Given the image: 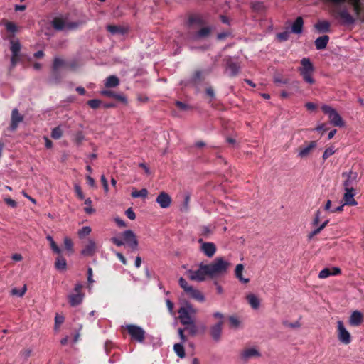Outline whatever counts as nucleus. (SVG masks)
Listing matches in <instances>:
<instances>
[{
	"instance_id": "obj_1",
	"label": "nucleus",
	"mask_w": 364,
	"mask_h": 364,
	"mask_svg": "<svg viewBox=\"0 0 364 364\" xmlns=\"http://www.w3.org/2000/svg\"><path fill=\"white\" fill-rule=\"evenodd\" d=\"M329 5L333 17L344 25H352L356 21L364 22V3L362 0H324Z\"/></svg>"
},
{
	"instance_id": "obj_2",
	"label": "nucleus",
	"mask_w": 364,
	"mask_h": 364,
	"mask_svg": "<svg viewBox=\"0 0 364 364\" xmlns=\"http://www.w3.org/2000/svg\"><path fill=\"white\" fill-rule=\"evenodd\" d=\"M206 267L208 277L213 279L225 275L230 267V263L223 257H218L212 262L206 264Z\"/></svg>"
},
{
	"instance_id": "obj_3",
	"label": "nucleus",
	"mask_w": 364,
	"mask_h": 364,
	"mask_svg": "<svg viewBox=\"0 0 364 364\" xmlns=\"http://www.w3.org/2000/svg\"><path fill=\"white\" fill-rule=\"evenodd\" d=\"M122 240L118 237H113L111 241L118 247L127 245L132 251L138 249V240L136 235L131 230H125L122 234Z\"/></svg>"
},
{
	"instance_id": "obj_4",
	"label": "nucleus",
	"mask_w": 364,
	"mask_h": 364,
	"mask_svg": "<svg viewBox=\"0 0 364 364\" xmlns=\"http://www.w3.org/2000/svg\"><path fill=\"white\" fill-rule=\"evenodd\" d=\"M301 66L298 68L299 72L302 75L304 80L307 83L312 85L315 82L312 75L314 72V67L309 58H304L301 60Z\"/></svg>"
},
{
	"instance_id": "obj_5",
	"label": "nucleus",
	"mask_w": 364,
	"mask_h": 364,
	"mask_svg": "<svg viewBox=\"0 0 364 364\" xmlns=\"http://www.w3.org/2000/svg\"><path fill=\"white\" fill-rule=\"evenodd\" d=\"M198 311L190 304L182 306L178 310V318L183 325L192 323L195 321V316Z\"/></svg>"
},
{
	"instance_id": "obj_6",
	"label": "nucleus",
	"mask_w": 364,
	"mask_h": 364,
	"mask_svg": "<svg viewBox=\"0 0 364 364\" xmlns=\"http://www.w3.org/2000/svg\"><path fill=\"white\" fill-rule=\"evenodd\" d=\"M207 269L208 268L206 264L200 263L198 269H188L186 272V275L191 281L201 282L205 281L206 278L208 277V272Z\"/></svg>"
},
{
	"instance_id": "obj_7",
	"label": "nucleus",
	"mask_w": 364,
	"mask_h": 364,
	"mask_svg": "<svg viewBox=\"0 0 364 364\" xmlns=\"http://www.w3.org/2000/svg\"><path fill=\"white\" fill-rule=\"evenodd\" d=\"M178 283L180 287L191 298L200 302L205 301V296L202 292L195 289L193 286L189 285L184 278L180 277Z\"/></svg>"
},
{
	"instance_id": "obj_8",
	"label": "nucleus",
	"mask_w": 364,
	"mask_h": 364,
	"mask_svg": "<svg viewBox=\"0 0 364 364\" xmlns=\"http://www.w3.org/2000/svg\"><path fill=\"white\" fill-rule=\"evenodd\" d=\"M321 109L326 114H328L329 120L332 124L339 127L344 125L343 119L335 109L331 106L324 105L321 107Z\"/></svg>"
},
{
	"instance_id": "obj_9",
	"label": "nucleus",
	"mask_w": 364,
	"mask_h": 364,
	"mask_svg": "<svg viewBox=\"0 0 364 364\" xmlns=\"http://www.w3.org/2000/svg\"><path fill=\"white\" fill-rule=\"evenodd\" d=\"M82 289L81 284H76L73 292L69 294L68 300L71 306H77L82 302L84 294L82 292Z\"/></svg>"
},
{
	"instance_id": "obj_10",
	"label": "nucleus",
	"mask_w": 364,
	"mask_h": 364,
	"mask_svg": "<svg viewBox=\"0 0 364 364\" xmlns=\"http://www.w3.org/2000/svg\"><path fill=\"white\" fill-rule=\"evenodd\" d=\"M125 328L132 339L139 343L144 341L145 331L142 328L134 324L126 325Z\"/></svg>"
},
{
	"instance_id": "obj_11",
	"label": "nucleus",
	"mask_w": 364,
	"mask_h": 364,
	"mask_svg": "<svg viewBox=\"0 0 364 364\" xmlns=\"http://www.w3.org/2000/svg\"><path fill=\"white\" fill-rule=\"evenodd\" d=\"M344 178L343 186L344 189H355L354 187L358 183V173L354 171L344 172L342 173Z\"/></svg>"
},
{
	"instance_id": "obj_12",
	"label": "nucleus",
	"mask_w": 364,
	"mask_h": 364,
	"mask_svg": "<svg viewBox=\"0 0 364 364\" xmlns=\"http://www.w3.org/2000/svg\"><path fill=\"white\" fill-rule=\"evenodd\" d=\"M261 356L258 349L255 347L244 348L240 353V360L243 362H248L250 360Z\"/></svg>"
},
{
	"instance_id": "obj_13",
	"label": "nucleus",
	"mask_w": 364,
	"mask_h": 364,
	"mask_svg": "<svg viewBox=\"0 0 364 364\" xmlns=\"http://www.w3.org/2000/svg\"><path fill=\"white\" fill-rule=\"evenodd\" d=\"M97 250L98 247L96 242L93 239L89 238L84 242L81 254L85 257H92L97 252Z\"/></svg>"
},
{
	"instance_id": "obj_14",
	"label": "nucleus",
	"mask_w": 364,
	"mask_h": 364,
	"mask_svg": "<svg viewBox=\"0 0 364 364\" xmlns=\"http://www.w3.org/2000/svg\"><path fill=\"white\" fill-rule=\"evenodd\" d=\"M337 329L338 340L343 344H349L351 342V336L341 321L337 322Z\"/></svg>"
},
{
	"instance_id": "obj_15",
	"label": "nucleus",
	"mask_w": 364,
	"mask_h": 364,
	"mask_svg": "<svg viewBox=\"0 0 364 364\" xmlns=\"http://www.w3.org/2000/svg\"><path fill=\"white\" fill-rule=\"evenodd\" d=\"M53 26L57 30H72L78 27L77 23H67L64 19L55 18L53 19Z\"/></svg>"
},
{
	"instance_id": "obj_16",
	"label": "nucleus",
	"mask_w": 364,
	"mask_h": 364,
	"mask_svg": "<svg viewBox=\"0 0 364 364\" xmlns=\"http://www.w3.org/2000/svg\"><path fill=\"white\" fill-rule=\"evenodd\" d=\"M316 146V141H311L299 148L298 156L301 159L306 158L312 153Z\"/></svg>"
},
{
	"instance_id": "obj_17",
	"label": "nucleus",
	"mask_w": 364,
	"mask_h": 364,
	"mask_svg": "<svg viewBox=\"0 0 364 364\" xmlns=\"http://www.w3.org/2000/svg\"><path fill=\"white\" fill-rule=\"evenodd\" d=\"M199 242L201 243L200 250L202 252L209 258L214 256L216 252V246L213 242H203L202 240H199Z\"/></svg>"
},
{
	"instance_id": "obj_18",
	"label": "nucleus",
	"mask_w": 364,
	"mask_h": 364,
	"mask_svg": "<svg viewBox=\"0 0 364 364\" xmlns=\"http://www.w3.org/2000/svg\"><path fill=\"white\" fill-rule=\"evenodd\" d=\"M345 193L343 194V200L344 205H356L357 201L355 200L354 196L356 194L355 189H344Z\"/></svg>"
},
{
	"instance_id": "obj_19",
	"label": "nucleus",
	"mask_w": 364,
	"mask_h": 364,
	"mask_svg": "<svg viewBox=\"0 0 364 364\" xmlns=\"http://www.w3.org/2000/svg\"><path fill=\"white\" fill-rule=\"evenodd\" d=\"M156 200L161 208H167L171 203V198L166 192H161Z\"/></svg>"
},
{
	"instance_id": "obj_20",
	"label": "nucleus",
	"mask_w": 364,
	"mask_h": 364,
	"mask_svg": "<svg viewBox=\"0 0 364 364\" xmlns=\"http://www.w3.org/2000/svg\"><path fill=\"white\" fill-rule=\"evenodd\" d=\"M23 120V117L21 115L17 109H14L11 112L10 129L14 131L17 129L18 124Z\"/></svg>"
},
{
	"instance_id": "obj_21",
	"label": "nucleus",
	"mask_w": 364,
	"mask_h": 364,
	"mask_svg": "<svg viewBox=\"0 0 364 364\" xmlns=\"http://www.w3.org/2000/svg\"><path fill=\"white\" fill-rule=\"evenodd\" d=\"M212 31L211 27L205 26L201 28L194 35L190 36L189 38L191 40L197 41L200 39H203L208 37Z\"/></svg>"
},
{
	"instance_id": "obj_22",
	"label": "nucleus",
	"mask_w": 364,
	"mask_h": 364,
	"mask_svg": "<svg viewBox=\"0 0 364 364\" xmlns=\"http://www.w3.org/2000/svg\"><path fill=\"white\" fill-rule=\"evenodd\" d=\"M363 321V314L359 311H354L352 312L349 318V323L353 326H358Z\"/></svg>"
},
{
	"instance_id": "obj_23",
	"label": "nucleus",
	"mask_w": 364,
	"mask_h": 364,
	"mask_svg": "<svg viewBox=\"0 0 364 364\" xmlns=\"http://www.w3.org/2000/svg\"><path fill=\"white\" fill-rule=\"evenodd\" d=\"M223 326V324H222L221 321H218L210 328V335L212 338L216 341H218L220 339Z\"/></svg>"
},
{
	"instance_id": "obj_24",
	"label": "nucleus",
	"mask_w": 364,
	"mask_h": 364,
	"mask_svg": "<svg viewBox=\"0 0 364 364\" xmlns=\"http://www.w3.org/2000/svg\"><path fill=\"white\" fill-rule=\"evenodd\" d=\"M246 299L248 304L251 306V307L254 309H259L260 306V300L254 294H249L246 296Z\"/></svg>"
},
{
	"instance_id": "obj_25",
	"label": "nucleus",
	"mask_w": 364,
	"mask_h": 364,
	"mask_svg": "<svg viewBox=\"0 0 364 364\" xmlns=\"http://www.w3.org/2000/svg\"><path fill=\"white\" fill-rule=\"evenodd\" d=\"M304 21L301 17H297L291 26V32L296 34H300L302 32Z\"/></svg>"
},
{
	"instance_id": "obj_26",
	"label": "nucleus",
	"mask_w": 364,
	"mask_h": 364,
	"mask_svg": "<svg viewBox=\"0 0 364 364\" xmlns=\"http://www.w3.org/2000/svg\"><path fill=\"white\" fill-rule=\"evenodd\" d=\"M328 41H329V37L326 35L318 37L315 41V46H316V49H318V50L324 49L327 46Z\"/></svg>"
},
{
	"instance_id": "obj_27",
	"label": "nucleus",
	"mask_w": 364,
	"mask_h": 364,
	"mask_svg": "<svg viewBox=\"0 0 364 364\" xmlns=\"http://www.w3.org/2000/svg\"><path fill=\"white\" fill-rule=\"evenodd\" d=\"M244 270V266L242 264H239L236 266L235 274V277L242 283H248L250 279L247 278H244L242 276V272Z\"/></svg>"
},
{
	"instance_id": "obj_28",
	"label": "nucleus",
	"mask_w": 364,
	"mask_h": 364,
	"mask_svg": "<svg viewBox=\"0 0 364 364\" xmlns=\"http://www.w3.org/2000/svg\"><path fill=\"white\" fill-rule=\"evenodd\" d=\"M101 94L102 95H105V96H107V97H112V98H115L119 101H122L123 102H127V100L125 98V97L122 95H120V94H117L113 91H111V90H103L101 92Z\"/></svg>"
},
{
	"instance_id": "obj_29",
	"label": "nucleus",
	"mask_w": 364,
	"mask_h": 364,
	"mask_svg": "<svg viewBox=\"0 0 364 364\" xmlns=\"http://www.w3.org/2000/svg\"><path fill=\"white\" fill-rule=\"evenodd\" d=\"M315 28L320 32H328L330 30V23L327 21H318Z\"/></svg>"
},
{
	"instance_id": "obj_30",
	"label": "nucleus",
	"mask_w": 364,
	"mask_h": 364,
	"mask_svg": "<svg viewBox=\"0 0 364 364\" xmlns=\"http://www.w3.org/2000/svg\"><path fill=\"white\" fill-rule=\"evenodd\" d=\"M119 84V80L118 77L115 75L109 76L106 79L105 86L107 87H115Z\"/></svg>"
},
{
	"instance_id": "obj_31",
	"label": "nucleus",
	"mask_w": 364,
	"mask_h": 364,
	"mask_svg": "<svg viewBox=\"0 0 364 364\" xmlns=\"http://www.w3.org/2000/svg\"><path fill=\"white\" fill-rule=\"evenodd\" d=\"M148 193H149V192H148L147 189H146V188H142L140 191L134 189L131 193V196L134 198H145L147 197Z\"/></svg>"
},
{
	"instance_id": "obj_32",
	"label": "nucleus",
	"mask_w": 364,
	"mask_h": 364,
	"mask_svg": "<svg viewBox=\"0 0 364 364\" xmlns=\"http://www.w3.org/2000/svg\"><path fill=\"white\" fill-rule=\"evenodd\" d=\"M107 29L113 35L123 34L125 32L124 29L122 27L115 25H109L107 26Z\"/></svg>"
},
{
	"instance_id": "obj_33",
	"label": "nucleus",
	"mask_w": 364,
	"mask_h": 364,
	"mask_svg": "<svg viewBox=\"0 0 364 364\" xmlns=\"http://www.w3.org/2000/svg\"><path fill=\"white\" fill-rule=\"evenodd\" d=\"M229 322L230 328L234 329L240 328L242 324L241 321L235 316H231L229 317Z\"/></svg>"
},
{
	"instance_id": "obj_34",
	"label": "nucleus",
	"mask_w": 364,
	"mask_h": 364,
	"mask_svg": "<svg viewBox=\"0 0 364 364\" xmlns=\"http://www.w3.org/2000/svg\"><path fill=\"white\" fill-rule=\"evenodd\" d=\"M66 261L65 259L61 257L58 256L55 262V266L56 269L59 270H65L66 269Z\"/></svg>"
},
{
	"instance_id": "obj_35",
	"label": "nucleus",
	"mask_w": 364,
	"mask_h": 364,
	"mask_svg": "<svg viewBox=\"0 0 364 364\" xmlns=\"http://www.w3.org/2000/svg\"><path fill=\"white\" fill-rule=\"evenodd\" d=\"M46 239L50 242V246L52 250L56 253L60 255L61 253V250L58 247L55 242L53 240V237L50 235H47Z\"/></svg>"
},
{
	"instance_id": "obj_36",
	"label": "nucleus",
	"mask_w": 364,
	"mask_h": 364,
	"mask_svg": "<svg viewBox=\"0 0 364 364\" xmlns=\"http://www.w3.org/2000/svg\"><path fill=\"white\" fill-rule=\"evenodd\" d=\"M21 48V44L18 41H11V50L12 54L19 55Z\"/></svg>"
},
{
	"instance_id": "obj_37",
	"label": "nucleus",
	"mask_w": 364,
	"mask_h": 364,
	"mask_svg": "<svg viewBox=\"0 0 364 364\" xmlns=\"http://www.w3.org/2000/svg\"><path fill=\"white\" fill-rule=\"evenodd\" d=\"M173 349L178 357L181 358L185 357V350L182 344L176 343L173 346Z\"/></svg>"
},
{
	"instance_id": "obj_38",
	"label": "nucleus",
	"mask_w": 364,
	"mask_h": 364,
	"mask_svg": "<svg viewBox=\"0 0 364 364\" xmlns=\"http://www.w3.org/2000/svg\"><path fill=\"white\" fill-rule=\"evenodd\" d=\"M92 229L89 226H84L81 229H80L77 232V235L80 239L85 237L87 235H90Z\"/></svg>"
},
{
	"instance_id": "obj_39",
	"label": "nucleus",
	"mask_w": 364,
	"mask_h": 364,
	"mask_svg": "<svg viewBox=\"0 0 364 364\" xmlns=\"http://www.w3.org/2000/svg\"><path fill=\"white\" fill-rule=\"evenodd\" d=\"M84 139L85 136L82 132H77L73 135V140L77 146H80Z\"/></svg>"
},
{
	"instance_id": "obj_40",
	"label": "nucleus",
	"mask_w": 364,
	"mask_h": 364,
	"mask_svg": "<svg viewBox=\"0 0 364 364\" xmlns=\"http://www.w3.org/2000/svg\"><path fill=\"white\" fill-rule=\"evenodd\" d=\"M65 248L70 252H73V243L72 240L68 237H65L63 239Z\"/></svg>"
},
{
	"instance_id": "obj_41",
	"label": "nucleus",
	"mask_w": 364,
	"mask_h": 364,
	"mask_svg": "<svg viewBox=\"0 0 364 364\" xmlns=\"http://www.w3.org/2000/svg\"><path fill=\"white\" fill-rule=\"evenodd\" d=\"M63 135V130L60 127H55L52 129L51 137L54 139H59Z\"/></svg>"
},
{
	"instance_id": "obj_42",
	"label": "nucleus",
	"mask_w": 364,
	"mask_h": 364,
	"mask_svg": "<svg viewBox=\"0 0 364 364\" xmlns=\"http://www.w3.org/2000/svg\"><path fill=\"white\" fill-rule=\"evenodd\" d=\"M186 327L185 330L187 331L191 336H195L197 333V327L195 324V321L192 322V323L185 324Z\"/></svg>"
},
{
	"instance_id": "obj_43",
	"label": "nucleus",
	"mask_w": 364,
	"mask_h": 364,
	"mask_svg": "<svg viewBox=\"0 0 364 364\" xmlns=\"http://www.w3.org/2000/svg\"><path fill=\"white\" fill-rule=\"evenodd\" d=\"M189 23L191 26L196 24L198 26L203 25V21L199 16H192L189 18Z\"/></svg>"
},
{
	"instance_id": "obj_44",
	"label": "nucleus",
	"mask_w": 364,
	"mask_h": 364,
	"mask_svg": "<svg viewBox=\"0 0 364 364\" xmlns=\"http://www.w3.org/2000/svg\"><path fill=\"white\" fill-rule=\"evenodd\" d=\"M26 291V286L24 285L21 289L14 288L11 290V294L19 297L23 296Z\"/></svg>"
},
{
	"instance_id": "obj_45",
	"label": "nucleus",
	"mask_w": 364,
	"mask_h": 364,
	"mask_svg": "<svg viewBox=\"0 0 364 364\" xmlns=\"http://www.w3.org/2000/svg\"><path fill=\"white\" fill-rule=\"evenodd\" d=\"M335 152H336V149L333 146H331V147L326 149V150L324 151L323 156H322L323 159L324 161L326 160L328 157L332 156Z\"/></svg>"
},
{
	"instance_id": "obj_46",
	"label": "nucleus",
	"mask_w": 364,
	"mask_h": 364,
	"mask_svg": "<svg viewBox=\"0 0 364 364\" xmlns=\"http://www.w3.org/2000/svg\"><path fill=\"white\" fill-rule=\"evenodd\" d=\"M85 204L87 205L85 208V211L87 213V214H92L93 213H95V209L92 208L91 204H92V200L90 198H87L85 200Z\"/></svg>"
},
{
	"instance_id": "obj_47",
	"label": "nucleus",
	"mask_w": 364,
	"mask_h": 364,
	"mask_svg": "<svg viewBox=\"0 0 364 364\" xmlns=\"http://www.w3.org/2000/svg\"><path fill=\"white\" fill-rule=\"evenodd\" d=\"M4 25L8 31L11 33H15L17 31V26L15 23L6 21Z\"/></svg>"
},
{
	"instance_id": "obj_48",
	"label": "nucleus",
	"mask_w": 364,
	"mask_h": 364,
	"mask_svg": "<svg viewBox=\"0 0 364 364\" xmlns=\"http://www.w3.org/2000/svg\"><path fill=\"white\" fill-rule=\"evenodd\" d=\"M228 69L230 71L231 75L235 76L238 73L240 68L235 63H230L228 66Z\"/></svg>"
},
{
	"instance_id": "obj_49",
	"label": "nucleus",
	"mask_w": 364,
	"mask_h": 364,
	"mask_svg": "<svg viewBox=\"0 0 364 364\" xmlns=\"http://www.w3.org/2000/svg\"><path fill=\"white\" fill-rule=\"evenodd\" d=\"M328 223V220H326L323 223H322L318 228L314 230L310 235L309 237H312L313 236L318 234Z\"/></svg>"
},
{
	"instance_id": "obj_50",
	"label": "nucleus",
	"mask_w": 364,
	"mask_h": 364,
	"mask_svg": "<svg viewBox=\"0 0 364 364\" xmlns=\"http://www.w3.org/2000/svg\"><path fill=\"white\" fill-rule=\"evenodd\" d=\"M331 275V272L328 268H325L319 272L318 277L320 279H326Z\"/></svg>"
},
{
	"instance_id": "obj_51",
	"label": "nucleus",
	"mask_w": 364,
	"mask_h": 364,
	"mask_svg": "<svg viewBox=\"0 0 364 364\" xmlns=\"http://www.w3.org/2000/svg\"><path fill=\"white\" fill-rule=\"evenodd\" d=\"M64 322V317L59 314H56L55 317V327L58 328Z\"/></svg>"
},
{
	"instance_id": "obj_52",
	"label": "nucleus",
	"mask_w": 364,
	"mask_h": 364,
	"mask_svg": "<svg viewBox=\"0 0 364 364\" xmlns=\"http://www.w3.org/2000/svg\"><path fill=\"white\" fill-rule=\"evenodd\" d=\"M101 102L99 100H91L87 102L88 105L92 109H97L99 107Z\"/></svg>"
},
{
	"instance_id": "obj_53",
	"label": "nucleus",
	"mask_w": 364,
	"mask_h": 364,
	"mask_svg": "<svg viewBox=\"0 0 364 364\" xmlns=\"http://www.w3.org/2000/svg\"><path fill=\"white\" fill-rule=\"evenodd\" d=\"M190 201V195L188 193H186L184 198V203L183 207L181 208V210L183 211H187L188 209V204Z\"/></svg>"
},
{
	"instance_id": "obj_54",
	"label": "nucleus",
	"mask_w": 364,
	"mask_h": 364,
	"mask_svg": "<svg viewBox=\"0 0 364 364\" xmlns=\"http://www.w3.org/2000/svg\"><path fill=\"white\" fill-rule=\"evenodd\" d=\"M75 193H76L77 197L80 199H81V200L84 199V198H85L84 194H83V193L81 190V188L79 185H77V184L75 185Z\"/></svg>"
},
{
	"instance_id": "obj_55",
	"label": "nucleus",
	"mask_w": 364,
	"mask_h": 364,
	"mask_svg": "<svg viewBox=\"0 0 364 364\" xmlns=\"http://www.w3.org/2000/svg\"><path fill=\"white\" fill-rule=\"evenodd\" d=\"M289 31H284L282 33H279L277 34V38L280 41H287L289 38Z\"/></svg>"
},
{
	"instance_id": "obj_56",
	"label": "nucleus",
	"mask_w": 364,
	"mask_h": 364,
	"mask_svg": "<svg viewBox=\"0 0 364 364\" xmlns=\"http://www.w3.org/2000/svg\"><path fill=\"white\" fill-rule=\"evenodd\" d=\"M20 59L19 55L12 54L11 58V68H14Z\"/></svg>"
},
{
	"instance_id": "obj_57",
	"label": "nucleus",
	"mask_w": 364,
	"mask_h": 364,
	"mask_svg": "<svg viewBox=\"0 0 364 364\" xmlns=\"http://www.w3.org/2000/svg\"><path fill=\"white\" fill-rule=\"evenodd\" d=\"M126 215L132 220L136 218V214L131 208L126 210Z\"/></svg>"
},
{
	"instance_id": "obj_58",
	"label": "nucleus",
	"mask_w": 364,
	"mask_h": 364,
	"mask_svg": "<svg viewBox=\"0 0 364 364\" xmlns=\"http://www.w3.org/2000/svg\"><path fill=\"white\" fill-rule=\"evenodd\" d=\"M63 64V60L60 58H55L53 62V68L57 70Z\"/></svg>"
},
{
	"instance_id": "obj_59",
	"label": "nucleus",
	"mask_w": 364,
	"mask_h": 364,
	"mask_svg": "<svg viewBox=\"0 0 364 364\" xmlns=\"http://www.w3.org/2000/svg\"><path fill=\"white\" fill-rule=\"evenodd\" d=\"M4 201L6 202V203L8 205H9V206H11V207H12V208H16V205H17L16 202L14 200H13V199H11V198H6L4 199Z\"/></svg>"
},
{
	"instance_id": "obj_60",
	"label": "nucleus",
	"mask_w": 364,
	"mask_h": 364,
	"mask_svg": "<svg viewBox=\"0 0 364 364\" xmlns=\"http://www.w3.org/2000/svg\"><path fill=\"white\" fill-rule=\"evenodd\" d=\"M31 353H32L31 349H30V348H27V349H24V350H23L21 352V355L24 358H28V357H30V356H31Z\"/></svg>"
},
{
	"instance_id": "obj_61",
	"label": "nucleus",
	"mask_w": 364,
	"mask_h": 364,
	"mask_svg": "<svg viewBox=\"0 0 364 364\" xmlns=\"http://www.w3.org/2000/svg\"><path fill=\"white\" fill-rule=\"evenodd\" d=\"M101 181L102 183V185H103V188H104V190L106 193L108 192L109 191V187H108V183H107V181L105 178V176L104 175H102L101 176Z\"/></svg>"
},
{
	"instance_id": "obj_62",
	"label": "nucleus",
	"mask_w": 364,
	"mask_h": 364,
	"mask_svg": "<svg viewBox=\"0 0 364 364\" xmlns=\"http://www.w3.org/2000/svg\"><path fill=\"white\" fill-rule=\"evenodd\" d=\"M213 316L215 318L218 319V321H221L222 324L224 323V316L223 314L220 312H215L213 314Z\"/></svg>"
},
{
	"instance_id": "obj_63",
	"label": "nucleus",
	"mask_w": 364,
	"mask_h": 364,
	"mask_svg": "<svg viewBox=\"0 0 364 364\" xmlns=\"http://www.w3.org/2000/svg\"><path fill=\"white\" fill-rule=\"evenodd\" d=\"M205 92L210 100H213L215 97V92L212 87H208Z\"/></svg>"
},
{
	"instance_id": "obj_64",
	"label": "nucleus",
	"mask_w": 364,
	"mask_h": 364,
	"mask_svg": "<svg viewBox=\"0 0 364 364\" xmlns=\"http://www.w3.org/2000/svg\"><path fill=\"white\" fill-rule=\"evenodd\" d=\"M86 179H87V183L90 186H92V187H95V181L93 178H92L90 176H86Z\"/></svg>"
}]
</instances>
